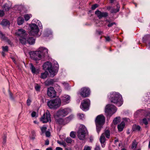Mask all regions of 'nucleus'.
I'll list each match as a JSON object with an SVG mask.
<instances>
[{"label":"nucleus","mask_w":150,"mask_h":150,"mask_svg":"<svg viewBox=\"0 0 150 150\" xmlns=\"http://www.w3.org/2000/svg\"><path fill=\"white\" fill-rule=\"evenodd\" d=\"M43 67L44 69L47 70L50 74L51 77H54L57 73L59 69V65L56 62L55 63V67H52L51 62H47L43 65Z\"/></svg>","instance_id":"1"},{"label":"nucleus","mask_w":150,"mask_h":150,"mask_svg":"<svg viewBox=\"0 0 150 150\" xmlns=\"http://www.w3.org/2000/svg\"><path fill=\"white\" fill-rule=\"evenodd\" d=\"M109 99L111 103L116 104L118 106H121L123 103L122 96L118 93L113 92L110 93Z\"/></svg>","instance_id":"2"},{"label":"nucleus","mask_w":150,"mask_h":150,"mask_svg":"<svg viewBox=\"0 0 150 150\" xmlns=\"http://www.w3.org/2000/svg\"><path fill=\"white\" fill-rule=\"evenodd\" d=\"M69 110L68 108L60 109L55 113L54 116L57 121L59 124L63 122L62 117L66 116L69 113Z\"/></svg>","instance_id":"3"},{"label":"nucleus","mask_w":150,"mask_h":150,"mask_svg":"<svg viewBox=\"0 0 150 150\" xmlns=\"http://www.w3.org/2000/svg\"><path fill=\"white\" fill-rule=\"evenodd\" d=\"M61 100L58 98L51 100L47 102V106L49 108L53 109H56L61 105Z\"/></svg>","instance_id":"4"},{"label":"nucleus","mask_w":150,"mask_h":150,"mask_svg":"<svg viewBox=\"0 0 150 150\" xmlns=\"http://www.w3.org/2000/svg\"><path fill=\"white\" fill-rule=\"evenodd\" d=\"M87 129L85 126L83 125H81L79 127L77 132V136L79 139L81 140L85 139Z\"/></svg>","instance_id":"5"},{"label":"nucleus","mask_w":150,"mask_h":150,"mask_svg":"<svg viewBox=\"0 0 150 150\" xmlns=\"http://www.w3.org/2000/svg\"><path fill=\"white\" fill-rule=\"evenodd\" d=\"M117 109L113 105L108 104L105 108V112L108 117H110L117 111Z\"/></svg>","instance_id":"6"},{"label":"nucleus","mask_w":150,"mask_h":150,"mask_svg":"<svg viewBox=\"0 0 150 150\" xmlns=\"http://www.w3.org/2000/svg\"><path fill=\"white\" fill-rule=\"evenodd\" d=\"M30 29L29 31V34L33 36L35 35L37 36L39 29L37 24L32 23L30 25Z\"/></svg>","instance_id":"7"},{"label":"nucleus","mask_w":150,"mask_h":150,"mask_svg":"<svg viewBox=\"0 0 150 150\" xmlns=\"http://www.w3.org/2000/svg\"><path fill=\"white\" fill-rule=\"evenodd\" d=\"M40 120L43 123L51 122L50 115L48 111H47L40 118Z\"/></svg>","instance_id":"8"},{"label":"nucleus","mask_w":150,"mask_h":150,"mask_svg":"<svg viewBox=\"0 0 150 150\" xmlns=\"http://www.w3.org/2000/svg\"><path fill=\"white\" fill-rule=\"evenodd\" d=\"M90 104V101L88 99H84L82 101L80 108L83 111H86L89 109Z\"/></svg>","instance_id":"9"},{"label":"nucleus","mask_w":150,"mask_h":150,"mask_svg":"<svg viewBox=\"0 0 150 150\" xmlns=\"http://www.w3.org/2000/svg\"><path fill=\"white\" fill-rule=\"evenodd\" d=\"M31 54H32L31 57L35 60H40L42 57V55L39 49L37 51L31 52Z\"/></svg>","instance_id":"10"},{"label":"nucleus","mask_w":150,"mask_h":150,"mask_svg":"<svg viewBox=\"0 0 150 150\" xmlns=\"http://www.w3.org/2000/svg\"><path fill=\"white\" fill-rule=\"evenodd\" d=\"M105 117L102 115H98L96 119V125H103L105 122Z\"/></svg>","instance_id":"11"},{"label":"nucleus","mask_w":150,"mask_h":150,"mask_svg":"<svg viewBox=\"0 0 150 150\" xmlns=\"http://www.w3.org/2000/svg\"><path fill=\"white\" fill-rule=\"evenodd\" d=\"M90 93V90L89 88L86 87L82 88L80 92V95L84 98L88 97Z\"/></svg>","instance_id":"12"},{"label":"nucleus","mask_w":150,"mask_h":150,"mask_svg":"<svg viewBox=\"0 0 150 150\" xmlns=\"http://www.w3.org/2000/svg\"><path fill=\"white\" fill-rule=\"evenodd\" d=\"M47 94L48 96L51 98H54L56 95V92L52 87H50L48 88Z\"/></svg>","instance_id":"13"},{"label":"nucleus","mask_w":150,"mask_h":150,"mask_svg":"<svg viewBox=\"0 0 150 150\" xmlns=\"http://www.w3.org/2000/svg\"><path fill=\"white\" fill-rule=\"evenodd\" d=\"M16 34L19 38L22 37H25L27 36L26 31L23 29H18L16 32Z\"/></svg>","instance_id":"14"},{"label":"nucleus","mask_w":150,"mask_h":150,"mask_svg":"<svg viewBox=\"0 0 150 150\" xmlns=\"http://www.w3.org/2000/svg\"><path fill=\"white\" fill-rule=\"evenodd\" d=\"M95 14L99 19L103 17H106L108 16V14L107 12H102L98 10L95 11Z\"/></svg>","instance_id":"15"},{"label":"nucleus","mask_w":150,"mask_h":150,"mask_svg":"<svg viewBox=\"0 0 150 150\" xmlns=\"http://www.w3.org/2000/svg\"><path fill=\"white\" fill-rule=\"evenodd\" d=\"M12 3L9 1H8L3 6V8L5 11H9L11 8Z\"/></svg>","instance_id":"16"},{"label":"nucleus","mask_w":150,"mask_h":150,"mask_svg":"<svg viewBox=\"0 0 150 150\" xmlns=\"http://www.w3.org/2000/svg\"><path fill=\"white\" fill-rule=\"evenodd\" d=\"M42 55L47 56L48 54V50L47 49L43 47H40L39 48Z\"/></svg>","instance_id":"17"},{"label":"nucleus","mask_w":150,"mask_h":150,"mask_svg":"<svg viewBox=\"0 0 150 150\" xmlns=\"http://www.w3.org/2000/svg\"><path fill=\"white\" fill-rule=\"evenodd\" d=\"M30 69L33 73L38 74L39 72V70L38 69H36L33 64L32 63L30 64Z\"/></svg>","instance_id":"18"},{"label":"nucleus","mask_w":150,"mask_h":150,"mask_svg":"<svg viewBox=\"0 0 150 150\" xmlns=\"http://www.w3.org/2000/svg\"><path fill=\"white\" fill-rule=\"evenodd\" d=\"M62 101L65 104H67L69 102L70 97L67 95H65L62 97Z\"/></svg>","instance_id":"19"},{"label":"nucleus","mask_w":150,"mask_h":150,"mask_svg":"<svg viewBox=\"0 0 150 150\" xmlns=\"http://www.w3.org/2000/svg\"><path fill=\"white\" fill-rule=\"evenodd\" d=\"M54 82L53 79H47L45 82V85L48 86L52 84Z\"/></svg>","instance_id":"20"},{"label":"nucleus","mask_w":150,"mask_h":150,"mask_svg":"<svg viewBox=\"0 0 150 150\" xmlns=\"http://www.w3.org/2000/svg\"><path fill=\"white\" fill-rule=\"evenodd\" d=\"M1 24L3 26H6L9 25L10 24V23L7 20L4 19L2 21Z\"/></svg>","instance_id":"21"},{"label":"nucleus","mask_w":150,"mask_h":150,"mask_svg":"<svg viewBox=\"0 0 150 150\" xmlns=\"http://www.w3.org/2000/svg\"><path fill=\"white\" fill-rule=\"evenodd\" d=\"M125 126V123L124 122H122L120 125H119L117 126V128L119 131H122L124 128Z\"/></svg>","instance_id":"22"},{"label":"nucleus","mask_w":150,"mask_h":150,"mask_svg":"<svg viewBox=\"0 0 150 150\" xmlns=\"http://www.w3.org/2000/svg\"><path fill=\"white\" fill-rule=\"evenodd\" d=\"M26 37L27 36H26L25 37H22L19 38L20 41L22 44H25L26 43Z\"/></svg>","instance_id":"23"},{"label":"nucleus","mask_w":150,"mask_h":150,"mask_svg":"<svg viewBox=\"0 0 150 150\" xmlns=\"http://www.w3.org/2000/svg\"><path fill=\"white\" fill-rule=\"evenodd\" d=\"M17 22L18 24L19 25H21L24 22V19L22 17H19L18 18Z\"/></svg>","instance_id":"24"},{"label":"nucleus","mask_w":150,"mask_h":150,"mask_svg":"<svg viewBox=\"0 0 150 150\" xmlns=\"http://www.w3.org/2000/svg\"><path fill=\"white\" fill-rule=\"evenodd\" d=\"M140 129L141 127L139 126L135 125H133L132 128L133 131H139L140 130Z\"/></svg>","instance_id":"25"},{"label":"nucleus","mask_w":150,"mask_h":150,"mask_svg":"<svg viewBox=\"0 0 150 150\" xmlns=\"http://www.w3.org/2000/svg\"><path fill=\"white\" fill-rule=\"evenodd\" d=\"M104 134V136H105L107 138H109L110 136V131L107 130H105L104 133L102 134Z\"/></svg>","instance_id":"26"},{"label":"nucleus","mask_w":150,"mask_h":150,"mask_svg":"<svg viewBox=\"0 0 150 150\" xmlns=\"http://www.w3.org/2000/svg\"><path fill=\"white\" fill-rule=\"evenodd\" d=\"M120 9V6L119 5L117 4V8L115 9L114 8H112L111 11V13H116L119 11Z\"/></svg>","instance_id":"27"},{"label":"nucleus","mask_w":150,"mask_h":150,"mask_svg":"<svg viewBox=\"0 0 150 150\" xmlns=\"http://www.w3.org/2000/svg\"><path fill=\"white\" fill-rule=\"evenodd\" d=\"M28 42L30 44L32 45L35 43V40L32 37H30L28 39Z\"/></svg>","instance_id":"28"},{"label":"nucleus","mask_w":150,"mask_h":150,"mask_svg":"<svg viewBox=\"0 0 150 150\" xmlns=\"http://www.w3.org/2000/svg\"><path fill=\"white\" fill-rule=\"evenodd\" d=\"M36 136L35 132L32 131L31 132V134L30 136V139L33 141L35 139Z\"/></svg>","instance_id":"29"},{"label":"nucleus","mask_w":150,"mask_h":150,"mask_svg":"<svg viewBox=\"0 0 150 150\" xmlns=\"http://www.w3.org/2000/svg\"><path fill=\"white\" fill-rule=\"evenodd\" d=\"M48 75V73L47 71H45L44 72L41 74L40 78L42 79H45L46 78Z\"/></svg>","instance_id":"30"},{"label":"nucleus","mask_w":150,"mask_h":150,"mask_svg":"<svg viewBox=\"0 0 150 150\" xmlns=\"http://www.w3.org/2000/svg\"><path fill=\"white\" fill-rule=\"evenodd\" d=\"M101 143H104L105 141V138L104 134H102L100 138Z\"/></svg>","instance_id":"31"},{"label":"nucleus","mask_w":150,"mask_h":150,"mask_svg":"<svg viewBox=\"0 0 150 150\" xmlns=\"http://www.w3.org/2000/svg\"><path fill=\"white\" fill-rule=\"evenodd\" d=\"M0 36L1 39L2 40L7 41L8 39L6 37L5 35L2 33L0 31Z\"/></svg>","instance_id":"32"},{"label":"nucleus","mask_w":150,"mask_h":150,"mask_svg":"<svg viewBox=\"0 0 150 150\" xmlns=\"http://www.w3.org/2000/svg\"><path fill=\"white\" fill-rule=\"evenodd\" d=\"M66 142L69 144H71L74 142V141L70 137H67L65 139Z\"/></svg>","instance_id":"33"},{"label":"nucleus","mask_w":150,"mask_h":150,"mask_svg":"<svg viewBox=\"0 0 150 150\" xmlns=\"http://www.w3.org/2000/svg\"><path fill=\"white\" fill-rule=\"evenodd\" d=\"M120 117H117L115 118L113 120V123L114 125L117 124L120 122Z\"/></svg>","instance_id":"34"},{"label":"nucleus","mask_w":150,"mask_h":150,"mask_svg":"<svg viewBox=\"0 0 150 150\" xmlns=\"http://www.w3.org/2000/svg\"><path fill=\"white\" fill-rule=\"evenodd\" d=\"M31 17L32 15L31 14H26L24 16L25 20L26 21H28Z\"/></svg>","instance_id":"35"},{"label":"nucleus","mask_w":150,"mask_h":150,"mask_svg":"<svg viewBox=\"0 0 150 150\" xmlns=\"http://www.w3.org/2000/svg\"><path fill=\"white\" fill-rule=\"evenodd\" d=\"M22 8V6L19 5H15L13 7V8L16 10H20L21 8Z\"/></svg>","instance_id":"36"},{"label":"nucleus","mask_w":150,"mask_h":150,"mask_svg":"<svg viewBox=\"0 0 150 150\" xmlns=\"http://www.w3.org/2000/svg\"><path fill=\"white\" fill-rule=\"evenodd\" d=\"M40 128L41 131L42 132V133H43L45 132V131L47 129V128L46 126H44L42 127H40Z\"/></svg>","instance_id":"37"},{"label":"nucleus","mask_w":150,"mask_h":150,"mask_svg":"<svg viewBox=\"0 0 150 150\" xmlns=\"http://www.w3.org/2000/svg\"><path fill=\"white\" fill-rule=\"evenodd\" d=\"M137 144L136 141L134 140L132 144V148L133 149L135 148L136 147Z\"/></svg>","instance_id":"38"},{"label":"nucleus","mask_w":150,"mask_h":150,"mask_svg":"<svg viewBox=\"0 0 150 150\" xmlns=\"http://www.w3.org/2000/svg\"><path fill=\"white\" fill-rule=\"evenodd\" d=\"M57 143L60 145H63L64 147H66L67 146L66 144L64 142H60L59 141H57Z\"/></svg>","instance_id":"39"},{"label":"nucleus","mask_w":150,"mask_h":150,"mask_svg":"<svg viewBox=\"0 0 150 150\" xmlns=\"http://www.w3.org/2000/svg\"><path fill=\"white\" fill-rule=\"evenodd\" d=\"M148 120H149L147 119L146 117V118H145L143 119V122L145 125H147L148 124Z\"/></svg>","instance_id":"40"},{"label":"nucleus","mask_w":150,"mask_h":150,"mask_svg":"<svg viewBox=\"0 0 150 150\" xmlns=\"http://www.w3.org/2000/svg\"><path fill=\"white\" fill-rule=\"evenodd\" d=\"M102 125H96V129L98 133V134L100 130L101 129V126Z\"/></svg>","instance_id":"41"},{"label":"nucleus","mask_w":150,"mask_h":150,"mask_svg":"<svg viewBox=\"0 0 150 150\" xmlns=\"http://www.w3.org/2000/svg\"><path fill=\"white\" fill-rule=\"evenodd\" d=\"M70 136L73 138H75L76 137L75 132H71L70 133Z\"/></svg>","instance_id":"42"},{"label":"nucleus","mask_w":150,"mask_h":150,"mask_svg":"<svg viewBox=\"0 0 150 150\" xmlns=\"http://www.w3.org/2000/svg\"><path fill=\"white\" fill-rule=\"evenodd\" d=\"M77 115L78 117L81 119H82L83 118L84 116V115L81 113L78 114Z\"/></svg>","instance_id":"43"},{"label":"nucleus","mask_w":150,"mask_h":150,"mask_svg":"<svg viewBox=\"0 0 150 150\" xmlns=\"http://www.w3.org/2000/svg\"><path fill=\"white\" fill-rule=\"evenodd\" d=\"M35 89L37 91H39L40 90V86L38 85V84H37L35 86Z\"/></svg>","instance_id":"44"},{"label":"nucleus","mask_w":150,"mask_h":150,"mask_svg":"<svg viewBox=\"0 0 150 150\" xmlns=\"http://www.w3.org/2000/svg\"><path fill=\"white\" fill-rule=\"evenodd\" d=\"M3 51L5 52H7L8 51V47L5 46L2 47Z\"/></svg>","instance_id":"45"},{"label":"nucleus","mask_w":150,"mask_h":150,"mask_svg":"<svg viewBox=\"0 0 150 150\" xmlns=\"http://www.w3.org/2000/svg\"><path fill=\"white\" fill-rule=\"evenodd\" d=\"M98 5L97 4H95L93 5L92 7V9L94 10L96 8L98 7Z\"/></svg>","instance_id":"46"},{"label":"nucleus","mask_w":150,"mask_h":150,"mask_svg":"<svg viewBox=\"0 0 150 150\" xmlns=\"http://www.w3.org/2000/svg\"><path fill=\"white\" fill-rule=\"evenodd\" d=\"M4 11L1 10H0V16L3 17L4 15Z\"/></svg>","instance_id":"47"},{"label":"nucleus","mask_w":150,"mask_h":150,"mask_svg":"<svg viewBox=\"0 0 150 150\" xmlns=\"http://www.w3.org/2000/svg\"><path fill=\"white\" fill-rule=\"evenodd\" d=\"M62 83L63 85L64 86V87H65V88H67L69 86V84L67 83L64 82Z\"/></svg>","instance_id":"48"},{"label":"nucleus","mask_w":150,"mask_h":150,"mask_svg":"<svg viewBox=\"0 0 150 150\" xmlns=\"http://www.w3.org/2000/svg\"><path fill=\"white\" fill-rule=\"evenodd\" d=\"M9 93L10 99L12 100H14V98L12 96V93L10 92V91H9Z\"/></svg>","instance_id":"49"},{"label":"nucleus","mask_w":150,"mask_h":150,"mask_svg":"<svg viewBox=\"0 0 150 150\" xmlns=\"http://www.w3.org/2000/svg\"><path fill=\"white\" fill-rule=\"evenodd\" d=\"M91 148L90 146H85L84 147L83 150H91Z\"/></svg>","instance_id":"50"},{"label":"nucleus","mask_w":150,"mask_h":150,"mask_svg":"<svg viewBox=\"0 0 150 150\" xmlns=\"http://www.w3.org/2000/svg\"><path fill=\"white\" fill-rule=\"evenodd\" d=\"M46 136L47 137H50V133L49 131H47L45 132Z\"/></svg>","instance_id":"51"},{"label":"nucleus","mask_w":150,"mask_h":150,"mask_svg":"<svg viewBox=\"0 0 150 150\" xmlns=\"http://www.w3.org/2000/svg\"><path fill=\"white\" fill-rule=\"evenodd\" d=\"M115 24V22L110 23L108 24V26L109 27H112L113 25Z\"/></svg>","instance_id":"52"},{"label":"nucleus","mask_w":150,"mask_h":150,"mask_svg":"<svg viewBox=\"0 0 150 150\" xmlns=\"http://www.w3.org/2000/svg\"><path fill=\"white\" fill-rule=\"evenodd\" d=\"M73 118V116H70L67 117L66 119L67 120L69 121Z\"/></svg>","instance_id":"53"},{"label":"nucleus","mask_w":150,"mask_h":150,"mask_svg":"<svg viewBox=\"0 0 150 150\" xmlns=\"http://www.w3.org/2000/svg\"><path fill=\"white\" fill-rule=\"evenodd\" d=\"M31 102V101L29 99H28L27 101V104L28 106L30 105V103Z\"/></svg>","instance_id":"54"},{"label":"nucleus","mask_w":150,"mask_h":150,"mask_svg":"<svg viewBox=\"0 0 150 150\" xmlns=\"http://www.w3.org/2000/svg\"><path fill=\"white\" fill-rule=\"evenodd\" d=\"M95 150H100V146L98 145H96Z\"/></svg>","instance_id":"55"},{"label":"nucleus","mask_w":150,"mask_h":150,"mask_svg":"<svg viewBox=\"0 0 150 150\" xmlns=\"http://www.w3.org/2000/svg\"><path fill=\"white\" fill-rule=\"evenodd\" d=\"M36 115V113L35 112L33 111L31 113V116L32 117H35Z\"/></svg>","instance_id":"56"},{"label":"nucleus","mask_w":150,"mask_h":150,"mask_svg":"<svg viewBox=\"0 0 150 150\" xmlns=\"http://www.w3.org/2000/svg\"><path fill=\"white\" fill-rule=\"evenodd\" d=\"M147 118L149 120H150V112L148 113L146 115Z\"/></svg>","instance_id":"57"},{"label":"nucleus","mask_w":150,"mask_h":150,"mask_svg":"<svg viewBox=\"0 0 150 150\" xmlns=\"http://www.w3.org/2000/svg\"><path fill=\"white\" fill-rule=\"evenodd\" d=\"M105 38L106 41H109L110 40V39L109 36L105 37Z\"/></svg>","instance_id":"58"},{"label":"nucleus","mask_w":150,"mask_h":150,"mask_svg":"<svg viewBox=\"0 0 150 150\" xmlns=\"http://www.w3.org/2000/svg\"><path fill=\"white\" fill-rule=\"evenodd\" d=\"M37 23H38V26H39L40 27L41 26H42L41 23L40 21L38 20L37 22H36V24H37Z\"/></svg>","instance_id":"59"},{"label":"nucleus","mask_w":150,"mask_h":150,"mask_svg":"<svg viewBox=\"0 0 150 150\" xmlns=\"http://www.w3.org/2000/svg\"><path fill=\"white\" fill-rule=\"evenodd\" d=\"M49 144V141L48 139L46 140L45 141V145H48Z\"/></svg>","instance_id":"60"},{"label":"nucleus","mask_w":150,"mask_h":150,"mask_svg":"<svg viewBox=\"0 0 150 150\" xmlns=\"http://www.w3.org/2000/svg\"><path fill=\"white\" fill-rule=\"evenodd\" d=\"M6 136H4L3 139V142L4 143H5L6 142Z\"/></svg>","instance_id":"61"},{"label":"nucleus","mask_w":150,"mask_h":150,"mask_svg":"<svg viewBox=\"0 0 150 150\" xmlns=\"http://www.w3.org/2000/svg\"><path fill=\"white\" fill-rule=\"evenodd\" d=\"M63 149L62 148L60 147H57L56 148V150H62Z\"/></svg>","instance_id":"62"},{"label":"nucleus","mask_w":150,"mask_h":150,"mask_svg":"<svg viewBox=\"0 0 150 150\" xmlns=\"http://www.w3.org/2000/svg\"><path fill=\"white\" fill-rule=\"evenodd\" d=\"M147 38L146 36H145L143 38L142 40L144 42H145L146 41L145 39Z\"/></svg>","instance_id":"63"},{"label":"nucleus","mask_w":150,"mask_h":150,"mask_svg":"<svg viewBox=\"0 0 150 150\" xmlns=\"http://www.w3.org/2000/svg\"><path fill=\"white\" fill-rule=\"evenodd\" d=\"M46 150H52V149L51 147H49L47 148Z\"/></svg>","instance_id":"64"}]
</instances>
